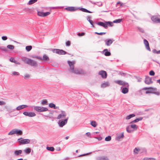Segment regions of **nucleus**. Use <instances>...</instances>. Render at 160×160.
<instances>
[{
    "label": "nucleus",
    "mask_w": 160,
    "mask_h": 160,
    "mask_svg": "<svg viewBox=\"0 0 160 160\" xmlns=\"http://www.w3.org/2000/svg\"><path fill=\"white\" fill-rule=\"evenodd\" d=\"M91 125L93 127L95 128L97 126L96 122L94 121H92L90 122Z\"/></svg>",
    "instance_id": "obj_28"
},
{
    "label": "nucleus",
    "mask_w": 160,
    "mask_h": 160,
    "mask_svg": "<svg viewBox=\"0 0 160 160\" xmlns=\"http://www.w3.org/2000/svg\"><path fill=\"white\" fill-rule=\"evenodd\" d=\"M137 28L139 30V31L141 32L142 33H144V30L142 28H141L139 27H137Z\"/></svg>",
    "instance_id": "obj_53"
},
{
    "label": "nucleus",
    "mask_w": 160,
    "mask_h": 160,
    "mask_svg": "<svg viewBox=\"0 0 160 160\" xmlns=\"http://www.w3.org/2000/svg\"><path fill=\"white\" fill-rule=\"evenodd\" d=\"M63 7H51L52 8H63Z\"/></svg>",
    "instance_id": "obj_64"
},
{
    "label": "nucleus",
    "mask_w": 160,
    "mask_h": 160,
    "mask_svg": "<svg viewBox=\"0 0 160 160\" xmlns=\"http://www.w3.org/2000/svg\"><path fill=\"white\" fill-rule=\"evenodd\" d=\"M31 57L33 58H36L39 60H40L41 57L39 56H36L35 55H32Z\"/></svg>",
    "instance_id": "obj_45"
},
{
    "label": "nucleus",
    "mask_w": 160,
    "mask_h": 160,
    "mask_svg": "<svg viewBox=\"0 0 160 160\" xmlns=\"http://www.w3.org/2000/svg\"><path fill=\"white\" fill-rule=\"evenodd\" d=\"M91 18V17L90 16H87V20L89 22L90 24L92 25L91 27L92 28H94V22L92 20H90Z\"/></svg>",
    "instance_id": "obj_19"
},
{
    "label": "nucleus",
    "mask_w": 160,
    "mask_h": 160,
    "mask_svg": "<svg viewBox=\"0 0 160 160\" xmlns=\"http://www.w3.org/2000/svg\"><path fill=\"white\" fill-rule=\"evenodd\" d=\"M86 134L88 137H90L91 136V133L89 132H87L86 133Z\"/></svg>",
    "instance_id": "obj_63"
},
{
    "label": "nucleus",
    "mask_w": 160,
    "mask_h": 160,
    "mask_svg": "<svg viewBox=\"0 0 160 160\" xmlns=\"http://www.w3.org/2000/svg\"><path fill=\"white\" fill-rule=\"evenodd\" d=\"M14 46L11 45H9L7 46V48L10 50L13 49L14 48Z\"/></svg>",
    "instance_id": "obj_42"
},
{
    "label": "nucleus",
    "mask_w": 160,
    "mask_h": 160,
    "mask_svg": "<svg viewBox=\"0 0 160 160\" xmlns=\"http://www.w3.org/2000/svg\"><path fill=\"white\" fill-rule=\"evenodd\" d=\"M122 21V18L114 20L112 22L110 21H105L104 22L99 21L98 22H96L95 23L98 25L102 26L105 29H107L108 26L112 27L113 26V23H120Z\"/></svg>",
    "instance_id": "obj_2"
},
{
    "label": "nucleus",
    "mask_w": 160,
    "mask_h": 160,
    "mask_svg": "<svg viewBox=\"0 0 160 160\" xmlns=\"http://www.w3.org/2000/svg\"><path fill=\"white\" fill-rule=\"evenodd\" d=\"M157 91V88L153 87H145L139 91L138 92L140 95H142L145 94L152 93L158 96L160 95L159 91L156 92Z\"/></svg>",
    "instance_id": "obj_1"
},
{
    "label": "nucleus",
    "mask_w": 160,
    "mask_h": 160,
    "mask_svg": "<svg viewBox=\"0 0 160 160\" xmlns=\"http://www.w3.org/2000/svg\"><path fill=\"white\" fill-rule=\"evenodd\" d=\"M115 82L120 85L126 87H123V86H122L121 87L120 89L121 92L122 93L126 94L129 91V85L128 82L120 80L116 81Z\"/></svg>",
    "instance_id": "obj_4"
},
{
    "label": "nucleus",
    "mask_w": 160,
    "mask_h": 160,
    "mask_svg": "<svg viewBox=\"0 0 160 160\" xmlns=\"http://www.w3.org/2000/svg\"><path fill=\"white\" fill-rule=\"evenodd\" d=\"M30 107H34V110L37 112H41V107L37 106H30Z\"/></svg>",
    "instance_id": "obj_23"
},
{
    "label": "nucleus",
    "mask_w": 160,
    "mask_h": 160,
    "mask_svg": "<svg viewBox=\"0 0 160 160\" xmlns=\"http://www.w3.org/2000/svg\"><path fill=\"white\" fill-rule=\"evenodd\" d=\"M30 141V140L28 139H22V138H21V145L29 143Z\"/></svg>",
    "instance_id": "obj_15"
},
{
    "label": "nucleus",
    "mask_w": 160,
    "mask_h": 160,
    "mask_svg": "<svg viewBox=\"0 0 160 160\" xmlns=\"http://www.w3.org/2000/svg\"><path fill=\"white\" fill-rule=\"evenodd\" d=\"M28 64L33 67H36L38 65L37 62L36 61L31 59H30V61H29Z\"/></svg>",
    "instance_id": "obj_13"
},
{
    "label": "nucleus",
    "mask_w": 160,
    "mask_h": 160,
    "mask_svg": "<svg viewBox=\"0 0 160 160\" xmlns=\"http://www.w3.org/2000/svg\"><path fill=\"white\" fill-rule=\"evenodd\" d=\"M135 115L134 113L130 114H129V115H128V116H127L126 117V119L127 120L129 119L130 118H131L135 117Z\"/></svg>",
    "instance_id": "obj_29"
},
{
    "label": "nucleus",
    "mask_w": 160,
    "mask_h": 160,
    "mask_svg": "<svg viewBox=\"0 0 160 160\" xmlns=\"http://www.w3.org/2000/svg\"><path fill=\"white\" fill-rule=\"evenodd\" d=\"M2 39L3 40H6L7 39V37L6 36H3L2 37Z\"/></svg>",
    "instance_id": "obj_57"
},
{
    "label": "nucleus",
    "mask_w": 160,
    "mask_h": 160,
    "mask_svg": "<svg viewBox=\"0 0 160 160\" xmlns=\"http://www.w3.org/2000/svg\"><path fill=\"white\" fill-rule=\"evenodd\" d=\"M91 153V152L89 153H86V154H83L80 155L78 157H81V156H85V155H88V154H89V153Z\"/></svg>",
    "instance_id": "obj_62"
},
{
    "label": "nucleus",
    "mask_w": 160,
    "mask_h": 160,
    "mask_svg": "<svg viewBox=\"0 0 160 160\" xmlns=\"http://www.w3.org/2000/svg\"><path fill=\"white\" fill-rule=\"evenodd\" d=\"M111 139V137L110 136H108L106 137L105 138V141H110Z\"/></svg>",
    "instance_id": "obj_41"
},
{
    "label": "nucleus",
    "mask_w": 160,
    "mask_h": 160,
    "mask_svg": "<svg viewBox=\"0 0 160 160\" xmlns=\"http://www.w3.org/2000/svg\"><path fill=\"white\" fill-rule=\"evenodd\" d=\"M31 149L30 148H27L25 149L24 151L26 154H29L31 152Z\"/></svg>",
    "instance_id": "obj_27"
},
{
    "label": "nucleus",
    "mask_w": 160,
    "mask_h": 160,
    "mask_svg": "<svg viewBox=\"0 0 160 160\" xmlns=\"http://www.w3.org/2000/svg\"><path fill=\"white\" fill-rule=\"evenodd\" d=\"M44 12L42 11H38V15L40 17H44Z\"/></svg>",
    "instance_id": "obj_38"
},
{
    "label": "nucleus",
    "mask_w": 160,
    "mask_h": 160,
    "mask_svg": "<svg viewBox=\"0 0 160 160\" xmlns=\"http://www.w3.org/2000/svg\"><path fill=\"white\" fill-rule=\"evenodd\" d=\"M145 82L148 84H149L150 83H152L153 82L152 81V78H150L149 76H146Z\"/></svg>",
    "instance_id": "obj_17"
},
{
    "label": "nucleus",
    "mask_w": 160,
    "mask_h": 160,
    "mask_svg": "<svg viewBox=\"0 0 160 160\" xmlns=\"http://www.w3.org/2000/svg\"><path fill=\"white\" fill-rule=\"evenodd\" d=\"M23 114L26 116H28L30 117H32L36 115V114L33 112H23Z\"/></svg>",
    "instance_id": "obj_8"
},
{
    "label": "nucleus",
    "mask_w": 160,
    "mask_h": 160,
    "mask_svg": "<svg viewBox=\"0 0 160 160\" xmlns=\"http://www.w3.org/2000/svg\"><path fill=\"white\" fill-rule=\"evenodd\" d=\"M59 51V49L54 48L52 49V51L53 52V53H56L57 54H58Z\"/></svg>",
    "instance_id": "obj_40"
},
{
    "label": "nucleus",
    "mask_w": 160,
    "mask_h": 160,
    "mask_svg": "<svg viewBox=\"0 0 160 160\" xmlns=\"http://www.w3.org/2000/svg\"><path fill=\"white\" fill-rule=\"evenodd\" d=\"M68 63L70 67V70L72 73L77 74H84V72L81 69L77 68L74 69V62L73 61H68Z\"/></svg>",
    "instance_id": "obj_3"
},
{
    "label": "nucleus",
    "mask_w": 160,
    "mask_h": 160,
    "mask_svg": "<svg viewBox=\"0 0 160 160\" xmlns=\"http://www.w3.org/2000/svg\"><path fill=\"white\" fill-rule=\"evenodd\" d=\"M66 54H68L70 55V54L66 52L65 51L63 50L62 49H59V52L58 54L59 55H65Z\"/></svg>",
    "instance_id": "obj_22"
},
{
    "label": "nucleus",
    "mask_w": 160,
    "mask_h": 160,
    "mask_svg": "<svg viewBox=\"0 0 160 160\" xmlns=\"http://www.w3.org/2000/svg\"><path fill=\"white\" fill-rule=\"evenodd\" d=\"M124 132H123L119 134L118 135H117V136L116 138V140L118 141H119L120 139L122 138H124Z\"/></svg>",
    "instance_id": "obj_18"
},
{
    "label": "nucleus",
    "mask_w": 160,
    "mask_h": 160,
    "mask_svg": "<svg viewBox=\"0 0 160 160\" xmlns=\"http://www.w3.org/2000/svg\"><path fill=\"white\" fill-rule=\"evenodd\" d=\"M85 33L84 32H81V33H78L77 35L79 36H82L84 35Z\"/></svg>",
    "instance_id": "obj_51"
},
{
    "label": "nucleus",
    "mask_w": 160,
    "mask_h": 160,
    "mask_svg": "<svg viewBox=\"0 0 160 160\" xmlns=\"http://www.w3.org/2000/svg\"><path fill=\"white\" fill-rule=\"evenodd\" d=\"M5 102L3 101H0V105H5Z\"/></svg>",
    "instance_id": "obj_61"
},
{
    "label": "nucleus",
    "mask_w": 160,
    "mask_h": 160,
    "mask_svg": "<svg viewBox=\"0 0 160 160\" xmlns=\"http://www.w3.org/2000/svg\"><path fill=\"white\" fill-rule=\"evenodd\" d=\"M99 75H101L103 78H106L107 77V74L106 71L104 70H101L99 72Z\"/></svg>",
    "instance_id": "obj_9"
},
{
    "label": "nucleus",
    "mask_w": 160,
    "mask_h": 160,
    "mask_svg": "<svg viewBox=\"0 0 160 160\" xmlns=\"http://www.w3.org/2000/svg\"><path fill=\"white\" fill-rule=\"evenodd\" d=\"M130 126H128L126 128V131L127 132L129 133H131L133 131V130L130 129Z\"/></svg>",
    "instance_id": "obj_36"
},
{
    "label": "nucleus",
    "mask_w": 160,
    "mask_h": 160,
    "mask_svg": "<svg viewBox=\"0 0 160 160\" xmlns=\"http://www.w3.org/2000/svg\"><path fill=\"white\" fill-rule=\"evenodd\" d=\"M94 138L98 139V141H101L102 139V137H95Z\"/></svg>",
    "instance_id": "obj_58"
},
{
    "label": "nucleus",
    "mask_w": 160,
    "mask_h": 160,
    "mask_svg": "<svg viewBox=\"0 0 160 160\" xmlns=\"http://www.w3.org/2000/svg\"><path fill=\"white\" fill-rule=\"evenodd\" d=\"M98 160H109L108 158L106 156H103L98 158Z\"/></svg>",
    "instance_id": "obj_31"
},
{
    "label": "nucleus",
    "mask_w": 160,
    "mask_h": 160,
    "mask_svg": "<svg viewBox=\"0 0 160 160\" xmlns=\"http://www.w3.org/2000/svg\"><path fill=\"white\" fill-rule=\"evenodd\" d=\"M46 149L50 151H54L55 149L53 147H48L47 146L46 147Z\"/></svg>",
    "instance_id": "obj_30"
},
{
    "label": "nucleus",
    "mask_w": 160,
    "mask_h": 160,
    "mask_svg": "<svg viewBox=\"0 0 160 160\" xmlns=\"http://www.w3.org/2000/svg\"><path fill=\"white\" fill-rule=\"evenodd\" d=\"M144 43L145 44L146 49L150 51H151L150 48L149 47V44L148 41L146 39H143Z\"/></svg>",
    "instance_id": "obj_14"
},
{
    "label": "nucleus",
    "mask_w": 160,
    "mask_h": 160,
    "mask_svg": "<svg viewBox=\"0 0 160 160\" xmlns=\"http://www.w3.org/2000/svg\"><path fill=\"white\" fill-rule=\"evenodd\" d=\"M28 107H29L30 106H28V105H21V110L26 108Z\"/></svg>",
    "instance_id": "obj_49"
},
{
    "label": "nucleus",
    "mask_w": 160,
    "mask_h": 160,
    "mask_svg": "<svg viewBox=\"0 0 160 160\" xmlns=\"http://www.w3.org/2000/svg\"><path fill=\"white\" fill-rule=\"evenodd\" d=\"M68 118L67 117L64 119L59 120L58 122V124L59 127L62 128L65 125H66L68 122Z\"/></svg>",
    "instance_id": "obj_6"
},
{
    "label": "nucleus",
    "mask_w": 160,
    "mask_h": 160,
    "mask_svg": "<svg viewBox=\"0 0 160 160\" xmlns=\"http://www.w3.org/2000/svg\"><path fill=\"white\" fill-rule=\"evenodd\" d=\"M62 113H60L58 116L57 119H59L61 118H64L66 116V113L65 111H61Z\"/></svg>",
    "instance_id": "obj_12"
},
{
    "label": "nucleus",
    "mask_w": 160,
    "mask_h": 160,
    "mask_svg": "<svg viewBox=\"0 0 160 160\" xmlns=\"http://www.w3.org/2000/svg\"><path fill=\"white\" fill-rule=\"evenodd\" d=\"M32 47L31 45L27 46L26 47V50L27 52L30 51L32 49Z\"/></svg>",
    "instance_id": "obj_35"
},
{
    "label": "nucleus",
    "mask_w": 160,
    "mask_h": 160,
    "mask_svg": "<svg viewBox=\"0 0 160 160\" xmlns=\"http://www.w3.org/2000/svg\"><path fill=\"white\" fill-rule=\"evenodd\" d=\"M15 153L16 155H19L20 154V150L15 151Z\"/></svg>",
    "instance_id": "obj_56"
},
{
    "label": "nucleus",
    "mask_w": 160,
    "mask_h": 160,
    "mask_svg": "<svg viewBox=\"0 0 160 160\" xmlns=\"http://www.w3.org/2000/svg\"><path fill=\"white\" fill-rule=\"evenodd\" d=\"M0 49L4 51H6L7 50V48L4 46H2L0 47Z\"/></svg>",
    "instance_id": "obj_46"
},
{
    "label": "nucleus",
    "mask_w": 160,
    "mask_h": 160,
    "mask_svg": "<svg viewBox=\"0 0 160 160\" xmlns=\"http://www.w3.org/2000/svg\"><path fill=\"white\" fill-rule=\"evenodd\" d=\"M64 9L67 11L70 12H74L78 10V9H79L80 10L84 12L89 13H92L93 12H91L87 9L83 8L82 7H77L73 6L68 7Z\"/></svg>",
    "instance_id": "obj_5"
},
{
    "label": "nucleus",
    "mask_w": 160,
    "mask_h": 160,
    "mask_svg": "<svg viewBox=\"0 0 160 160\" xmlns=\"http://www.w3.org/2000/svg\"><path fill=\"white\" fill-rule=\"evenodd\" d=\"M131 128H133L134 130H137L138 129V126L136 124H131L130 126Z\"/></svg>",
    "instance_id": "obj_33"
},
{
    "label": "nucleus",
    "mask_w": 160,
    "mask_h": 160,
    "mask_svg": "<svg viewBox=\"0 0 160 160\" xmlns=\"http://www.w3.org/2000/svg\"><path fill=\"white\" fill-rule=\"evenodd\" d=\"M49 107L50 108H53L54 109H56L58 108V107L56 106L55 104L51 103L49 104Z\"/></svg>",
    "instance_id": "obj_26"
},
{
    "label": "nucleus",
    "mask_w": 160,
    "mask_h": 160,
    "mask_svg": "<svg viewBox=\"0 0 160 160\" xmlns=\"http://www.w3.org/2000/svg\"><path fill=\"white\" fill-rule=\"evenodd\" d=\"M155 159L154 158H145L143 159V160H155Z\"/></svg>",
    "instance_id": "obj_43"
},
{
    "label": "nucleus",
    "mask_w": 160,
    "mask_h": 160,
    "mask_svg": "<svg viewBox=\"0 0 160 160\" xmlns=\"http://www.w3.org/2000/svg\"><path fill=\"white\" fill-rule=\"evenodd\" d=\"M49 57L46 54H44L43 56V58L41 57L40 60H43L45 61H47L49 60Z\"/></svg>",
    "instance_id": "obj_20"
},
{
    "label": "nucleus",
    "mask_w": 160,
    "mask_h": 160,
    "mask_svg": "<svg viewBox=\"0 0 160 160\" xmlns=\"http://www.w3.org/2000/svg\"><path fill=\"white\" fill-rule=\"evenodd\" d=\"M95 34L100 35H102L104 34H105L106 33V32H96L95 33Z\"/></svg>",
    "instance_id": "obj_47"
},
{
    "label": "nucleus",
    "mask_w": 160,
    "mask_h": 160,
    "mask_svg": "<svg viewBox=\"0 0 160 160\" xmlns=\"http://www.w3.org/2000/svg\"><path fill=\"white\" fill-rule=\"evenodd\" d=\"M149 74L151 76H154L155 74V72L153 70H151L149 72Z\"/></svg>",
    "instance_id": "obj_50"
},
{
    "label": "nucleus",
    "mask_w": 160,
    "mask_h": 160,
    "mask_svg": "<svg viewBox=\"0 0 160 160\" xmlns=\"http://www.w3.org/2000/svg\"><path fill=\"white\" fill-rule=\"evenodd\" d=\"M9 60L10 62H15V60L12 58H10Z\"/></svg>",
    "instance_id": "obj_59"
},
{
    "label": "nucleus",
    "mask_w": 160,
    "mask_h": 160,
    "mask_svg": "<svg viewBox=\"0 0 160 160\" xmlns=\"http://www.w3.org/2000/svg\"><path fill=\"white\" fill-rule=\"evenodd\" d=\"M16 134L17 135H20V129H14L12 130L8 133V135H12Z\"/></svg>",
    "instance_id": "obj_7"
},
{
    "label": "nucleus",
    "mask_w": 160,
    "mask_h": 160,
    "mask_svg": "<svg viewBox=\"0 0 160 160\" xmlns=\"http://www.w3.org/2000/svg\"><path fill=\"white\" fill-rule=\"evenodd\" d=\"M114 41L113 39H107L104 40L105 45L107 46H110Z\"/></svg>",
    "instance_id": "obj_10"
},
{
    "label": "nucleus",
    "mask_w": 160,
    "mask_h": 160,
    "mask_svg": "<svg viewBox=\"0 0 160 160\" xmlns=\"http://www.w3.org/2000/svg\"><path fill=\"white\" fill-rule=\"evenodd\" d=\"M30 77V75L29 74H27L25 75L24 77V78L25 79H28V78H29Z\"/></svg>",
    "instance_id": "obj_55"
},
{
    "label": "nucleus",
    "mask_w": 160,
    "mask_h": 160,
    "mask_svg": "<svg viewBox=\"0 0 160 160\" xmlns=\"http://www.w3.org/2000/svg\"><path fill=\"white\" fill-rule=\"evenodd\" d=\"M142 119H143V118L142 117H140L139 118H137L134 120L131 121L130 122V123H136V122H139V121L142 120Z\"/></svg>",
    "instance_id": "obj_25"
},
{
    "label": "nucleus",
    "mask_w": 160,
    "mask_h": 160,
    "mask_svg": "<svg viewBox=\"0 0 160 160\" xmlns=\"http://www.w3.org/2000/svg\"><path fill=\"white\" fill-rule=\"evenodd\" d=\"M12 75L15 76H19V73L18 72H12Z\"/></svg>",
    "instance_id": "obj_48"
},
{
    "label": "nucleus",
    "mask_w": 160,
    "mask_h": 160,
    "mask_svg": "<svg viewBox=\"0 0 160 160\" xmlns=\"http://www.w3.org/2000/svg\"><path fill=\"white\" fill-rule=\"evenodd\" d=\"M41 112H45L46 111H49L48 108L46 107H41Z\"/></svg>",
    "instance_id": "obj_39"
},
{
    "label": "nucleus",
    "mask_w": 160,
    "mask_h": 160,
    "mask_svg": "<svg viewBox=\"0 0 160 160\" xmlns=\"http://www.w3.org/2000/svg\"><path fill=\"white\" fill-rule=\"evenodd\" d=\"M102 53L106 56H109L111 55L110 50L108 51L107 49H104L102 51Z\"/></svg>",
    "instance_id": "obj_16"
},
{
    "label": "nucleus",
    "mask_w": 160,
    "mask_h": 160,
    "mask_svg": "<svg viewBox=\"0 0 160 160\" xmlns=\"http://www.w3.org/2000/svg\"><path fill=\"white\" fill-rule=\"evenodd\" d=\"M48 101L46 99H43L41 102V104L42 105H47Z\"/></svg>",
    "instance_id": "obj_34"
},
{
    "label": "nucleus",
    "mask_w": 160,
    "mask_h": 160,
    "mask_svg": "<svg viewBox=\"0 0 160 160\" xmlns=\"http://www.w3.org/2000/svg\"><path fill=\"white\" fill-rule=\"evenodd\" d=\"M43 13H44V17H45L47 16L48 15H49L50 14V12H44Z\"/></svg>",
    "instance_id": "obj_52"
},
{
    "label": "nucleus",
    "mask_w": 160,
    "mask_h": 160,
    "mask_svg": "<svg viewBox=\"0 0 160 160\" xmlns=\"http://www.w3.org/2000/svg\"><path fill=\"white\" fill-rule=\"evenodd\" d=\"M141 150V149L137 148H135L134 149L133 152L135 154H138V152L140 151Z\"/></svg>",
    "instance_id": "obj_32"
},
{
    "label": "nucleus",
    "mask_w": 160,
    "mask_h": 160,
    "mask_svg": "<svg viewBox=\"0 0 160 160\" xmlns=\"http://www.w3.org/2000/svg\"><path fill=\"white\" fill-rule=\"evenodd\" d=\"M152 52L153 53L157 54H160V50L157 51L156 49H154L152 50Z\"/></svg>",
    "instance_id": "obj_44"
},
{
    "label": "nucleus",
    "mask_w": 160,
    "mask_h": 160,
    "mask_svg": "<svg viewBox=\"0 0 160 160\" xmlns=\"http://www.w3.org/2000/svg\"><path fill=\"white\" fill-rule=\"evenodd\" d=\"M38 0H30L28 2V4L29 5L32 4L37 1Z\"/></svg>",
    "instance_id": "obj_37"
},
{
    "label": "nucleus",
    "mask_w": 160,
    "mask_h": 160,
    "mask_svg": "<svg viewBox=\"0 0 160 160\" xmlns=\"http://www.w3.org/2000/svg\"><path fill=\"white\" fill-rule=\"evenodd\" d=\"M120 4V7H121V6H122L123 5V4L122 2H120V1H118V2L117 3V5H118V4Z\"/></svg>",
    "instance_id": "obj_60"
},
{
    "label": "nucleus",
    "mask_w": 160,
    "mask_h": 160,
    "mask_svg": "<svg viewBox=\"0 0 160 160\" xmlns=\"http://www.w3.org/2000/svg\"><path fill=\"white\" fill-rule=\"evenodd\" d=\"M22 60L25 63L28 64L29 61L30 59L28 58L25 57H23L22 58Z\"/></svg>",
    "instance_id": "obj_24"
},
{
    "label": "nucleus",
    "mask_w": 160,
    "mask_h": 160,
    "mask_svg": "<svg viewBox=\"0 0 160 160\" xmlns=\"http://www.w3.org/2000/svg\"><path fill=\"white\" fill-rule=\"evenodd\" d=\"M151 19L154 22L160 23V18H158L156 16H153L151 17Z\"/></svg>",
    "instance_id": "obj_11"
},
{
    "label": "nucleus",
    "mask_w": 160,
    "mask_h": 160,
    "mask_svg": "<svg viewBox=\"0 0 160 160\" xmlns=\"http://www.w3.org/2000/svg\"><path fill=\"white\" fill-rule=\"evenodd\" d=\"M110 85L109 82H107L104 83H102L101 85V87L102 88H105L109 86Z\"/></svg>",
    "instance_id": "obj_21"
},
{
    "label": "nucleus",
    "mask_w": 160,
    "mask_h": 160,
    "mask_svg": "<svg viewBox=\"0 0 160 160\" xmlns=\"http://www.w3.org/2000/svg\"><path fill=\"white\" fill-rule=\"evenodd\" d=\"M66 46H69L71 45V42L69 41H68L66 42Z\"/></svg>",
    "instance_id": "obj_54"
}]
</instances>
